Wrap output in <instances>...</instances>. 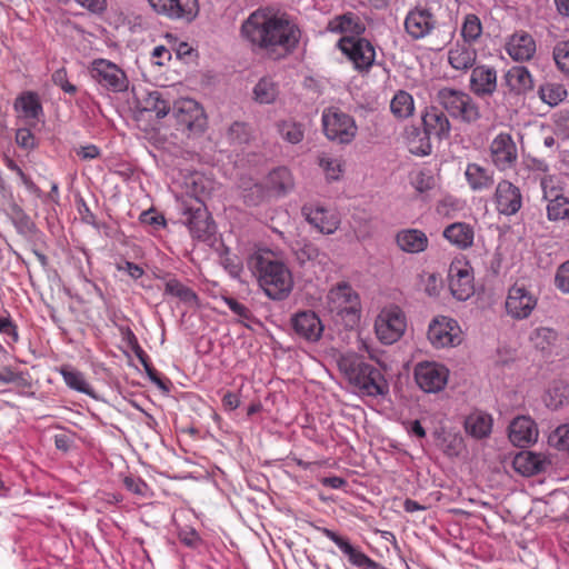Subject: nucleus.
Here are the masks:
<instances>
[{
  "mask_svg": "<svg viewBox=\"0 0 569 569\" xmlns=\"http://www.w3.org/2000/svg\"><path fill=\"white\" fill-rule=\"evenodd\" d=\"M248 266L264 293L273 300H282L292 290L293 281L290 270L279 261L272 251L260 250L254 252Z\"/></svg>",
  "mask_w": 569,
  "mask_h": 569,
  "instance_id": "2",
  "label": "nucleus"
},
{
  "mask_svg": "<svg viewBox=\"0 0 569 569\" xmlns=\"http://www.w3.org/2000/svg\"><path fill=\"white\" fill-rule=\"evenodd\" d=\"M547 218L550 221L565 220L569 210V198L561 196L546 200Z\"/></svg>",
  "mask_w": 569,
  "mask_h": 569,
  "instance_id": "45",
  "label": "nucleus"
},
{
  "mask_svg": "<svg viewBox=\"0 0 569 569\" xmlns=\"http://www.w3.org/2000/svg\"><path fill=\"white\" fill-rule=\"evenodd\" d=\"M557 339V331L546 327L537 328L530 336L533 347L542 352L551 351Z\"/></svg>",
  "mask_w": 569,
  "mask_h": 569,
  "instance_id": "43",
  "label": "nucleus"
},
{
  "mask_svg": "<svg viewBox=\"0 0 569 569\" xmlns=\"http://www.w3.org/2000/svg\"><path fill=\"white\" fill-rule=\"evenodd\" d=\"M398 247L409 253H420L428 248L427 234L418 229H403L396 236Z\"/></svg>",
  "mask_w": 569,
  "mask_h": 569,
  "instance_id": "30",
  "label": "nucleus"
},
{
  "mask_svg": "<svg viewBox=\"0 0 569 569\" xmlns=\"http://www.w3.org/2000/svg\"><path fill=\"white\" fill-rule=\"evenodd\" d=\"M222 300L229 307V309L236 316H238L239 322H241L247 328H250V322H258L250 309L243 303L239 302L237 299L232 297H222Z\"/></svg>",
  "mask_w": 569,
  "mask_h": 569,
  "instance_id": "48",
  "label": "nucleus"
},
{
  "mask_svg": "<svg viewBox=\"0 0 569 569\" xmlns=\"http://www.w3.org/2000/svg\"><path fill=\"white\" fill-rule=\"evenodd\" d=\"M291 325L296 335L309 342L318 341L323 332L320 318L310 310L297 312L291 319Z\"/></svg>",
  "mask_w": 569,
  "mask_h": 569,
  "instance_id": "22",
  "label": "nucleus"
},
{
  "mask_svg": "<svg viewBox=\"0 0 569 569\" xmlns=\"http://www.w3.org/2000/svg\"><path fill=\"white\" fill-rule=\"evenodd\" d=\"M322 126L328 139L343 144L350 143L358 131L355 119L335 107L323 111Z\"/></svg>",
  "mask_w": 569,
  "mask_h": 569,
  "instance_id": "7",
  "label": "nucleus"
},
{
  "mask_svg": "<svg viewBox=\"0 0 569 569\" xmlns=\"http://www.w3.org/2000/svg\"><path fill=\"white\" fill-rule=\"evenodd\" d=\"M449 289L452 296L466 301L475 293V277L470 263L465 259H455L448 272Z\"/></svg>",
  "mask_w": 569,
  "mask_h": 569,
  "instance_id": "12",
  "label": "nucleus"
},
{
  "mask_svg": "<svg viewBox=\"0 0 569 569\" xmlns=\"http://www.w3.org/2000/svg\"><path fill=\"white\" fill-rule=\"evenodd\" d=\"M540 98L547 104L553 107L563 101L567 97V90L559 83H547L539 90Z\"/></svg>",
  "mask_w": 569,
  "mask_h": 569,
  "instance_id": "46",
  "label": "nucleus"
},
{
  "mask_svg": "<svg viewBox=\"0 0 569 569\" xmlns=\"http://www.w3.org/2000/svg\"><path fill=\"white\" fill-rule=\"evenodd\" d=\"M60 375L62 376L66 385L78 392L88 395L90 397H94V392L90 383L86 380L84 375L73 369L70 366H62L59 369Z\"/></svg>",
  "mask_w": 569,
  "mask_h": 569,
  "instance_id": "38",
  "label": "nucleus"
},
{
  "mask_svg": "<svg viewBox=\"0 0 569 569\" xmlns=\"http://www.w3.org/2000/svg\"><path fill=\"white\" fill-rule=\"evenodd\" d=\"M0 333L10 337L13 342L19 340L17 325L9 315L0 316Z\"/></svg>",
  "mask_w": 569,
  "mask_h": 569,
  "instance_id": "58",
  "label": "nucleus"
},
{
  "mask_svg": "<svg viewBox=\"0 0 569 569\" xmlns=\"http://www.w3.org/2000/svg\"><path fill=\"white\" fill-rule=\"evenodd\" d=\"M16 141L20 147L32 149L34 147V136L29 129H19L16 133Z\"/></svg>",
  "mask_w": 569,
  "mask_h": 569,
  "instance_id": "61",
  "label": "nucleus"
},
{
  "mask_svg": "<svg viewBox=\"0 0 569 569\" xmlns=\"http://www.w3.org/2000/svg\"><path fill=\"white\" fill-rule=\"evenodd\" d=\"M492 429V418L482 411L471 412L465 420V430L476 439L487 438Z\"/></svg>",
  "mask_w": 569,
  "mask_h": 569,
  "instance_id": "32",
  "label": "nucleus"
},
{
  "mask_svg": "<svg viewBox=\"0 0 569 569\" xmlns=\"http://www.w3.org/2000/svg\"><path fill=\"white\" fill-rule=\"evenodd\" d=\"M327 308L331 313L348 318V322L356 323L360 311L359 297L350 284L338 283L327 295Z\"/></svg>",
  "mask_w": 569,
  "mask_h": 569,
  "instance_id": "6",
  "label": "nucleus"
},
{
  "mask_svg": "<svg viewBox=\"0 0 569 569\" xmlns=\"http://www.w3.org/2000/svg\"><path fill=\"white\" fill-rule=\"evenodd\" d=\"M141 111L153 113L157 119L164 118L171 110V104L163 93L158 90L148 92L139 100Z\"/></svg>",
  "mask_w": 569,
  "mask_h": 569,
  "instance_id": "34",
  "label": "nucleus"
},
{
  "mask_svg": "<svg viewBox=\"0 0 569 569\" xmlns=\"http://www.w3.org/2000/svg\"><path fill=\"white\" fill-rule=\"evenodd\" d=\"M152 59L156 64L163 66L171 59V53L164 46H158L152 51Z\"/></svg>",
  "mask_w": 569,
  "mask_h": 569,
  "instance_id": "62",
  "label": "nucleus"
},
{
  "mask_svg": "<svg viewBox=\"0 0 569 569\" xmlns=\"http://www.w3.org/2000/svg\"><path fill=\"white\" fill-rule=\"evenodd\" d=\"M278 130L281 137L290 143H299L303 139L302 126L295 121H281L278 124Z\"/></svg>",
  "mask_w": 569,
  "mask_h": 569,
  "instance_id": "49",
  "label": "nucleus"
},
{
  "mask_svg": "<svg viewBox=\"0 0 569 569\" xmlns=\"http://www.w3.org/2000/svg\"><path fill=\"white\" fill-rule=\"evenodd\" d=\"M557 288L563 293H569V260L563 262L556 273Z\"/></svg>",
  "mask_w": 569,
  "mask_h": 569,
  "instance_id": "59",
  "label": "nucleus"
},
{
  "mask_svg": "<svg viewBox=\"0 0 569 569\" xmlns=\"http://www.w3.org/2000/svg\"><path fill=\"white\" fill-rule=\"evenodd\" d=\"M490 159L499 171L515 167L518 160V150L511 134L501 132L497 134L489 147Z\"/></svg>",
  "mask_w": 569,
  "mask_h": 569,
  "instance_id": "19",
  "label": "nucleus"
},
{
  "mask_svg": "<svg viewBox=\"0 0 569 569\" xmlns=\"http://www.w3.org/2000/svg\"><path fill=\"white\" fill-rule=\"evenodd\" d=\"M553 59L560 71L569 74V41H560L553 48Z\"/></svg>",
  "mask_w": 569,
  "mask_h": 569,
  "instance_id": "54",
  "label": "nucleus"
},
{
  "mask_svg": "<svg viewBox=\"0 0 569 569\" xmlns=\"http://www.w3.org/2000/svg\"><path fill=\"white\" fill-rule=\"evenodd\" d=\"M318 163L325 171L328 180H338L341 177L343 171L341 159L322 153L318 157Z\"/></svg>",
  "mask_w": 569,
  "mask_h": 569,
  "instance_id": "47",
  "label": "nucleus"
},
{
  "mask_svg": "<svg viewBox=\"0 0 569 569\" xmlns=\"http://www.w3.org/2000/svg\"><path fill=\"white\" fill-rule=\"evenodd\" d=\"M540 187L545 200L563 196L562 182L560 180V177L556 174H547L542 177L540 180Z\"/></svg>",
  "mask_w": 569,
  "mask_h": 569,
  "instance_id": "50",
  "label": "nucleus"
},
{
  "mask_svg": "<svg viewBox=\"0 0 569 569\" xmlns=\"http://www.w3.org/2000/svg\"><path fill=\"white\" fill-rule=\"evenodd\" d=\"M278 94V86L271 78H261L253 88V98L261 104L273 103Z\"/></svg>",
  "mask_w": 569,
  "mask_h": 569,
  "instance_id": "42",
  "label": "nucleus"
},
{
  "mask_svg": "<svg viewBox=\"0 0 569 569\" xmlns=\"http://www.w3.org/2000/svg\"><path fill=\"white\" fill-rule=\"evenodd\" d=\"M497 89V71L489 66H477L470 76V90L478 97L492 96Z\"/></svg>",
  "mask_w": 569,
  "mask_h": 569,
  "instance_id": "24",
  "label": "nucleus"
},
{
  "mask_svg": "<svg viewBox=\"0 0 569 569\" xmlns=\"http://www.w3.org/2000/svg\"><path fill=\"white\" fill-rule=\"evenodd\" d=\"M76 152L82 160H92L100 156V150L94 144L80 147Z\"/></svg>",
  "mask_w": 569,
  "mask_h": 569,
  "instance_id": "63",
  "label": "nucleus"
},
{
  "mask_svg": "<svg viewBox=\"0 0 569 569\" xmlns=\"http://www.w3.org/2000/svg\"><path fill=\"white\" fill-rule=\"evenodd\" d=\"M506 86L516 93H525L532 89L533 80L526 67H511L505 74Z\"/></svg>",
  "mask_w": 569,
  "mask_h": 569,
  "instance_id": "33",
  "label": "nucleus"
},
{
  "mask_svg": "<svg viewBox=\"0 0 569 569\" xmlns=\"http://www.w3.org/2000/svg\"><path fill=\"white\" fill-rule=\"evenodd\" d=\"M327 30L332 33L350 34L349 37L358 38L366 31V26L358 14L346 12L330 19Z\"/></svg>",
  "mask_w": 569,
  "mask_h": 569,
  "instance_id": "26",
  "label": "nucleus"
},
{
  "mask_svg": "<svg viewBox=\"0 0 569 569\" xmlns=\"http://www.w3.org/2000/svg\"><path fill=\"white\" fill-rule=\"evenodd\" d=\"M535 293L522 282H515L509 290L505 302L506 312L512 319H527L537 306Z\"/></svg>",
  "mask_w": 569,
  "mask_h": 569,
  "instance_id": "13",
  "label": "nucleus"
},
{
  "mask_svg": "<svg viewBox=\"0 0 569 569\" xmlns=\"http://www.w3.org/2000/svg\"><path fill=\"white\" fill-rule=\"evenodd\" d=\"M549 445L569 455V425L556 428L548 438Z\"/></svg>",
  "mask_w": 569,
  "mask_h": 569,
  "instance_id": "51",
  "label": "nucleus"
},
{
  "mask_svg": "<svg viewBox=\"0 0 569 569\" xmlns=\"http://www.w3.org/2000/svg\"><path fill=\"white\" fill-rule=\"evenodd\" d=\"M390 110L398 119H407L413 114L415 101L412 96L403 90H399L390 102Z\"/></svg>",
  "mask_w": 569,
  "mask_h": 569,
  "instance_id": "41",
  "label": "nucleus"
},
{
  "mask_svg": "<svg viewBox=\"0 0 569 569\" xmlns=\"http://www.w3.org/2000/svg\"><path fill=\"white\" fill-rule=\"evenodd\" d=\"M52 81L66 93L74 94L77 92V87L68 81L67 70L64 68H60L52 73Z\"/></svg>",
  "mask_w": 569,
  "mask_h": 569,
  "instance_id": "56",
  "label": "nucleus"
},
{
  "mask_svg": "<svg viewBox=\"0 0 569 569\" xmlns=\"http://www.w3.org/2000/svg\"><path fill=\"white\" fill-rule=\"evenodd\" d=\"M164 279L163 295L177 298L179 301L187 305H197L198 296L189 287L184 286L174 276H168Z\"/></svg>",
  "mask_w": 569,
  "mask_h": 569,
  "instance_id": "36",
  "label": "nucleus"
},
{
  "mask_svg": "<svg viewBox=\"0 0 569 569\" xmlns=\"http://www.w3.org/2000/svg\"><path fill=\"white\" fill-rule=\"evenodd\" d=\"M543 401L546 406L556 410L569 401V385L563 380H555L546 391Z\"/></svg>",
  "mask_w": 569,
  "mask_h": 569,
  "instance_id": "39",
  "label": "nucleus"
},
{
  "mask_svg": "<svg viewBox=\"0 0 569 569\" xmlns=\"http://www.w3.org/2000/svg\"><path fill=\"white\" fill-rule=\"evenodd\" d=\"M411 184L418 192L423 193L435 187V178L430 172L419 170L411 174Z\"/></svg>",
  "mask_w": 569,
  "mask_h": 569,
  "instance_id": "55",
  "label": "nucleus"
},
{
  "mask_svg": "<svg viewBox=\"0 0 569 569\" xmlns=\"http://www.w3.org/2000/svg\"><path fill=\"white\" fill-rule=\"evenodd\" d=\"M14 108L30 126H34L43 113L38 94L32 91L20 94L14 102Z\"/></svg>",
  "mask_w": 569,
  "mask_h": 569,
  "instance_id": "29",
  "label": "nucleus"
},
{
  "mask_svg": "<svg viewBox=\"0 0 569 569\" xmlns=\"http://www.w3.org/2000/svg\"><path fill=\"white\" fill-rule=\"evenodd\" d=\"M428 339L437 349L456 347L462 341V331L455 319L441 316L429 325Z\"/></svg>",
  "mask_w": 569,
  "mask_h": 569,
  "instance_id": "15",
  "label": "nucleus"
},
{
  "mask_svg": "<svg viewBox=\"0 0 569 569\" xmlns=\"http://www.w3.org/2000/svg\"><path fill=\"white\" fill-rule=\"evenodd\" d=\"M536 41L531 34L520 31L513 33L507 42L506 50L515 61H528L536 53Z\"/></svg>",
  "mask_w": 569,
  "mask_h": 569,
  "instance_id": "27",
  "label": "nucleus"
},
{
  "mask_svg": "<svg viewBox=\"0 0 569 569\" xmlns=\"http://www.w3.org/2000/svg\"><path fill=\"white\" fill-rule=\"evenodd\" d=\"M406 328V315L395 305L382 308L375 321L376 336L383 345L397 342L403 336Z\"/></svg>",
  "mask_w": 569,
  "mask_h": 569,
  "instance_id": "5",
  "label": "nucleus"
},
{
  "mask_svg": "<svg viewBox=\"0 0 569 569\" xmlns=\"http://www.w3.org/2000/svg\"><path fill=\"white\" fill-rule=\"evenodd\" d=\"M536 422L526 416L515 418L509 426V439L517 447H527L538 438Z\"/></svg>",
  "mask_w": 569,
  "mask_h": 569,
  "instance_id": "25",
  "label": "nucleus"
},
{
  "mask_svg": "<svg viewBox=\"0 0 569 569\" xmlns=\"http://www.w3.org/2000/svg\"><path fill=\"white\" fill-rule=\"evenodd\" d=\"M493 201L499 213L516 214L522 206L520 189L509 180H500L496 187Z\"/></svg>",
  "mask_w": 569,
  "mask_h": 569,
  "instance_id": "20",
  "label": "nucleus"
},
{
  "mask_svg": "<svg viewBox=\"0 0 569 569\" xmlns=\"http://www.w3.org/2000/svg\"><path fill=\"white\" fill-rule=\"evenodd\" d=\"M437 100L452 118L468 123L475 122L480 118L478 104L463 91L442 88L437 93Z\"/></svg>",
  "mask_w": 569,
  "mask_h": 569,
  "instance_id": "4",
  "label": "nucleus"
},
{
  "mask_svg": "<svg viewBox=\"0 0 569 569\" xmlns=\"http://www.w3.org/2000/svg\"><path fill=\"white\" fill-rule=\"evenodd\" d=\"M302 214L306 220L323 234L335 233L340 226V217L335 210L320 206H303Z\"/></svg>",
  "mask_w": 569,
  "mask_h": 569,
  "instance_id": "21",
  "label": "nucleus"
},
{
  "mask_svg": "<svg viewBox=\"0 0 569 569\" xmlns=\"http://www.w3.org/2000/svg\"><path fill=\"white\" fill-rule=\"evenodd\" d=\"M91 78L102 88L111 92H123L128 89V78L124 71L107 59H94L89 66Z\"/></svg>",
  "mask_w": 569,
  "mask_h": 569,
  "instance_id": "10",
  "label": "nucleus"
},
{
  "mask_svg": "<svg viewBox=\"0 0 569 569\" xmlns=\"http://www.w3.org/2000/svg\"><path fill=\"white\" fill-rule=\"evenodd\" d=\"M228 138L232 142L246 143L251 138V129L248 123L236 121L228 129Z\"/></svg>",
  "mask_w": 569,
  "mask_h": 569,
  "instance_id": "53",
  "label": "nucleus"
},
{
  "mask_svg": "<svg viewBox=\"0 0 569 569\" xmlns=\"http://www.w3.org/2000/svg\"><path fill=\"white\" fill-rule=\"evenodd\" d=\"M123 485L126 489L138 496H144L148 490L147 483L138 477H126L123 479Z\"/></svg>",
  "mask_w": 569,
  "mask_h": 569,
  "instance_id": "60",
  "label": "nucleus"
},
{
  "mask_svg": "<svg viewBox=\"0 0 569 569\" xmlns=\"http://www.w3.org/2000/svg\"><path fill=\"white\" fill-rule=\"evenodd\" d=\"M338 368L350 385L360 393L370 397L383 396L388 392V383L381 371L356 352H347L339 357Z\"/></svg>",
  "mask_w": 569,
  "mask_h": 569,
  "instance_id": "3",
  "label": "nucleus"
},
{
  "mask_svg": "<svg viewBox=\"0 0 569 569\" xmlns=\"http://www.w3.org/2000/svg\"><path fill=\"white\" fill-rule=\"evenodd\" d=\"M7 383H18L19 386H27V380L22 372H16L10 367H4L0 371V386Z\"/></svg>",
  "mask_w": 569,
  "mask_h": 569,
  "instance_id": "57",
  "label": "nucleus"
},
{
  "mask_svg": "<svg viewBox=\"0 0 569 569\" xmlns=\"http://www.w3.org/2000/svg\"><path fill=\"white\" fill-rule=\"evenodd\" d=\"M443 237L460 249H467L473 243V229L465 222H455L443 230Z\"/></svg>",
  "mask_w": 569,
  "mask_h": 569,
  "instance_id": "35",
  "label": "nucleus"
},
{
  "mask_svg": "<svg viewBox=\"0 0 569 569\" xmlns=\"http://www.w3.org/2000/svg\"><path fill=\"white\" fill-rule=\"evenodd\" d=\"M266 187L276 194L287 193L293 188L291 172L284 167L272 170L266 179Z\"/></svg>",
  "mask_w": 569,
  "mask_h": 569,
  "instance_id": "37",
  "label": "nucleus"
},
{
  "mask_svg": "<svg viewBox=\"0 0 569 569\" xmlns=\"http://www.w3.org/2000/svg\"><path fill=\"white\" fill-rule=\"evenodd\" d=\"M178 123L184 126L190 132H203L207 127V117L203 108L196 100L182 98L172 107Z\"/></svg>",
  "mask_w": 569,
  "mask_h": 569,
  "instance_id": "17",
  "label": "nucleus"
},
{
  "mask_svg": "<svg viewBox=\"0 0 569 569\" xmlns=\"http://www.w3.org/2000/svg\"><path fill=\"white\" fill-rule=\"evenodd\" d=\"M422 124L426 138L422 139L419 147H411L410 151L417 156H427L431 152L430 137L438 139L448 138L451 124L447 116L437 107H429L422 116Z\"/></svg>",
  "mask_w": 569,
  "mask_h": 569,
  "instance_id": "8",
  "label": "nucleus"
},
{
  "mask_svg": "<svg viewBox=\"0 0 569 569\" xmlns=\"http://www.w3.org/2000/svg\"><path fill=\"white\" fill-rule=\"evenodd\" d=\"M477 60V51L468 43L457 42L448 51L449 64L458 70L466 71L473 67Z\"/></svg>",
  "mask_w": 569,
  "mask_h": 569,
  "instance_id": "31",
  "label": "nucleus"
},
{
  "mask_svg": "<svg viewBox=\"0 0 569 569\" xmlns=\"http://www.w3.org/2000/svg\"><path fill=\"white\" fill-rule=\"evenodd\" d=\"M152 10L169 20L191 22L199 13L198 0H148Z\"/></svg>",
  "mask_w": 569,
  "mask_h": 569,
  "instance_id": "16",
  "label": "nucleus"
},
{
  "mask_svg": "<svg viewBox=\"0 0 569 569\" xmlns=\"http://www.w3.org/2000/svg\"><path fill=\"white\" fill-rule=\"evenodd\" d=\"M441 448L449 457H457L463 449V439L457 433H446L441 438Z\"/></svg>",
  "mask_w": 569,
  "mask_h": 569,
  "instance_id": "52",
  "label": "nucleus"
},
{
  "mask_svg": "<svg viewBox=\"0 0 569 569\" xmlns=\"http://www.w3.org/2000/svg\"><path fill=\"white\" fill-rule=\"evenodd\" d=\"M465 179L469 188L475 192L487 191L495 183L493 172L476 162L467 163Z\"/></svg>",
  "mask_w": 569,
  "mask_h": 569,
  "instance_id": "28",
  "label": "nucleus"
},
{
  "mask_svg": "<svg viewBox=\"0 0 569 569\" xmlns=\"http://www.w3.org/2000/svg\"><path fill=\"white\" fill-rule=\"evenodd\" d=\"M183 223L191 236L197 239H207L213 233V222L204 204L194 199L190 203L184 202L182 209Z\"/></svg>",
  "mask_w": 569,
  "mask_h": 569,
  "instance_id": "14",
  "label": "nucleus"
},
{
  "mask_svg": "<svg viewBox=\"0 0 569 569\" xmlns=\"http://www.w3.org/2000/svg\"><path fill=\"white\" fill-rule=\"evenodd\" d=\"M119 270L126 271L132 279L137 280L144 274V270L130 261H126L123 266L118 267Z\"/></svg>",
  "mask_w": 569,
  "mask_h": 569,
  "instance_id": "64",
  "label": "nucleus"
},
{
  "mask_svg": "<svg viewBox=\"0 0 569 569\" xmlns=\"http://www.w3.org/2000/svg\"><path fill=\"white\" fill-rule=\"evenodd\" d=\"M542 463L541 457L530 451L519 452L512 461L515 470L523 476H532L541 471Z\"/></svg>",
  "mask_w": 569,
  "mask_h": 569,
  "instance_id": "40",
  "label": "nucleus"
},
{
  "mask_svg": "<svg viewBox=\"0 0 569 569\" xmlns=\"http://www.w3.org/2000/svg\"><path fill=\"white\" fill-rule=\"evenodd\" d=\"M323 536L333 541L340 550L348 557L349 561L359 568L362 569H376L377 562L369 558L366 553H363L358 548H355L347 539L339 536L335 531L328 528H319Z\"/></svg>",
  "mask_w": 569,
  "mask_h": 569,
  "instance_id": "23",
  "label": "nucleus"
},
{
  "mask_svg": "<svg viewBox=\"0 0 569 569\" xmlns=\"http://www.w3.org/2000/svg\"><path fill=\"white\" fill-rule=\"evenodd\" d=\"M413 377L422 391L437 393L445 389L449 378V369L436 361H421L415 366Z\"/></svg>",
  "mask_w": 569,
  "mask_h": 569,
  "instance_id": "11",
  "label": "nucleus"
},
{
  "mask_svg": "<svg viewBox=\"0 0 569 569\" xmlns=\"http://www.w3.org/2000/svg\"><path fill=\"white\" fill-rule=\"evenodd\" d=\"M403 26L411 39L420 40L433 32L437 19L430 8L417 4L406 14Z\"/></svg>",
  "mask_w": 569,
  "mask_h": 569,
  "instance_id": "18",
  "label": "nucleus"
},
{
  "mask_svg": "<svg viewBox=\"0 0 569 569\" xmlns=\"http://www.w3.org/2000/svg\"><path fill=\"white\" fill-rule=\"evenodd\" d=\"M242 37L253 50L279 58L292 52L300 39V29L287 16L271 10H256L241 26Z\"/></svg>",
  "mask_w": 569,
  "mask_h": 569,
  "instance_id": "1",
  "label": "nucleus"
},
{
  "mask_svg": "<svg viewBox=\"0 0 569 569\" xmlns=\"http://www.w3.org/2000/svg\"><path fill=\"white\" fill-rule=\"evenodd\" d=\"M337 47L352 62L353 68L359 72H368L376 59L373 44L361 37H342Z\"/></svg>",
  "mask_w": 569,
  "mask_h": 569,
  "instance_id": "9",
  "label": "nucleus"
},
{
  "mask_svg": "<svg viewBox=\"0 0 569 569\" xmlns=\"http://www.w3.org/2000/svg\"><path fill=\"white\" fill-rule=\"evenodd\" d=\"M482 34V23L478 16L467 14L461 27V36L465 43L472 44L478 41Z\"/></svg>",
  "mask_w": 569,
  "mask_h": 569,
  "instance_id": "44",
  "label": "nucleus"
}]
</instances>
